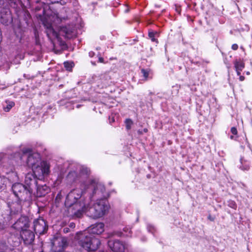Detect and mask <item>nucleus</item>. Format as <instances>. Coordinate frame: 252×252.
Wrapping results in <instances>:
<instances>
[{
    "mask_svg": "<svg viewBox=\"0 0 252 252\" xmlns=\"http://www.w3.org/2000/svg\"><path fill=\"white\" fill-rule=\"evenodd\" d=\"M34 230L36 234L41 235L47 230V226L45 220L41 218L35 220L33 222Z\"/></svg>",
    "mask_w": 252,
    "mask_h": 252,
    "instance_id": "10",
    "label": "nucleus"
},
{
    "mask_svg": "<svg viewBox=\"0 0 252 252\" xmlns=\"http://www.w3.org/2000/svg\"><path fill=\"white\" fill-rule=\"evenodd\" d=\"M124 231L125 232V233H122V232H119L118 233H116V235H117L118 236H130V233H131V230L127 228V227H125L123 229Z\"/></svg>",
    "mask_w": 252,
    "mask_h": 252,
    "instance_id": "20",
    "label": "nucleus"
},
{
    "mask_svg": "<svg viewBox=\"0 0 252 252\" xmlns=\"http://www.w3.org/2000/svg\"><path fill=\"white\" fill-rule=\"evenodd\" d=\"M230 137V138H231V139H233V138H234V136H233V135H231Z\"/></svg>",
    "mask_w": 252,
    "mask_h": 252,
    "instance_id": "44",
    "label": "nucleus"
},
{
    "mask_svg": "<svg viewBox=\"0 0 252 252\" xmlns=\"http://www.w3.org/2000/svg\"><path fill=\"white\" fill-rule=\"evenodd\" d=\"M144 131L145 132H147L148 131V129H147V128H144Z\"/></svg>",
    "mask_w": 252,
    "mask_h": 252,
    "instance_id": "41",
    "label": "nucleus"
},
{
    "mask_svg": "<svg viewBox=\"0 0 252 252\" xmlns=\"http://www.w3.org/2000/svg\"><path fill=\"white\" fill-rule=\"evenodd\" d=\"M49 191V189L46 185L37 186V184L36 188H34V194L37 197H41L44 196Z\"/></svg>",
    "mask_w": 252,
    "mask_h": 252,
    "instance_id": "15",
    "label": "nucleus"
},
{
    "mask_svg": "<svg viewBox=\"0 0 252 252\" xmlns=\"http://www.w3.org/2000/svg\"><path fill=\"white\" fill-rule=\"evenodd\" d=\"M109 206L105 200H96V202L91 206H86L83 211L91 218L96 219L102 217L108 211Z\"/></svg>",
    "mask_w": 252,
    "mask_h": 252,
    "instance_id": "4",
    "label": "nucleus"
},
{
    "mask_svg": "<svg viewBox=\"0 0 252 252\" xmlns=\"http://www.w3.org/2000/svg\"><path fill=\"white\" fill-rule=\"evenodd\" d=\"M157 33L156 32H149L148 35L149 37L151 39V40L153 42H158L157 39L155 38V34Z\"/></svg>",
    "mask_w": 252,
    "mask_h": 252,
    "instance_id": "22",
    "label": "nucleus"
},
{
    "mask_svg": "<svg viewBox=\"0 0 252 252\" xmlns=\"http://www.w3.org/2000/svg\"><path fill=\"white\" fill-rule=\"evenodd\" d=\"M125 123L126 126H130L133 125V123L132 121L130 119H126L125 120Z\"/></svg>",
    "mask_w": 252,
    "mask_h": 252,
    "instance_id": "26",
    "label": "nucleus"
},
{
    "mask_svg": "<svg viewBox=\"0 0 252 252\" xmlns=\"http://www.w3.org/2000/svg\"><path fill=\"white\" fill-rule=\"evenodd\" d=\"M236 70V72H237V75H238V76H241V75H241V71L242 70Z\"/></svg>",
    "mask_w": 252,
    "mask_h": 252,
    "instance_id": "35",
    "label": "nucleus"
},
{
    "mask_svg": "<svg viewBox=\"0 0 252 252\" xmlns=\"http://www.w3.org/2000/svg\"><path fill=\"white\" fill-rule=\"evenodd\" d=\"M86 192L88 193L91 199L103 200L102 198L105 197V188L101 183L92 180L89 184H86Z\"/></svg>",
    "mask_w": 252,
    "mask_h": 252,
    "instance_id": "5",
    "label": "nucleus"
},
{
    "mask_svg": "<svg viewBox=\"0 0 252 252\" xmlns=\"http://www.w3.org/2000/svg\"><path fill=\"white\" fill-rule=\"evenodd\" d=\"M141 71L143 77L147 80L149 76V71L145 69H142Z\"/></svg>",
    "mask_w": 252,
    "mask_h": 252,
    "instance_id": "24",
    "label": "nucleus"
},
{
    "mask_svg": "<svg viewBox=\"0 0 252 252\" xmlns=\"http://www.w3.org/2000/svg\"><path fill=\"white\" fill-rule=\"evenodd\" d=\"M245 79V77L244 76H240L239 77V80L241 81H244Z\"/></svg>",
    "mask_w": 252,
    "mask_h": 252,
    "instance_id": "32",
    "label": "nucleus"
},
{
    "mask_svg": "<svg viewBox=\"0 0 252 252\" xmlns=\"http://www.w3.org/2000/svg\"><path fill=\"white\" fill-rule=\"evenodd\" d=\"M100 79L101 80H104L103 81V84L105 85L107 84V81L109 80L110 79L108 75H102L100 77Z\"/></svg>",
    "mask_w": 252,
    "mask_h": 252,
    "instance_id": "23",
    "label": "nucleus"
},
{
    "mask_svg": "<svg viewBox=\"0 0 252 252\" xmlns=\"http://www.w3.org/2000/svg\"><path fill=\"white\" fill-rule=\"evenodd\" d=\"M14 168L13 166L9 165L8 168H7L5 165H4L2 168V171L7 176L6 178L11 181H15L18 179L17 173L14 171Z\"/></svg>",
    "mask_w": 252,
    "mask_h": 252,
    "instance_id": "14",
    "label": "nucleus"
},
{
    "mask_svg": "<svg viewBox=\"0 0 252 252\" xmlns=\"http://www.w3.org/2000/svg\"><path fill=\"white\" fill-rule=\"evenodd\" d=\"M231 132L234 135H237V130L235 127H232L231 129Z\"/></svg>",
    "mask_w": 252,
    "mask_h": 252,
    "instance_id": "27",
    "label": "nucleus"
},
{
    "mask_svg": "<svg viewBox=\"0 0 252 252\" xmlns=\"http://www.w3.org/2000/svg\"><path fill=\"white\" fill-rule=\"evenodd\" d=\"M94 55V53L93 52H89V56L91 57H93Z\"/></svg>",
    "mask_w": 252,
    "mask_h": 252,
    "instance_id": "33",
    "label": "nucleus"
},
{
    "mask_svg": "<svg viewBox=\"0 0 252 252\" xmlns=\"http://www.w3.org/2000/svg\"><path fill=\"white\" fill-rule=\"evenodd\" d=\"M3 229V225L0 222V230Z\"/></svg>",
    "mask_w": 252,
    "mask_h": 252,
    "instance_id": "37",
    "label": "nucleus"
},
{
    "mask_svg": "<svg viewBox=\"0 0 252 252\" xmlns=\"http://www.w3.org/2000/svg\"><path fill=\"white\" fill-rule=\"evenodd\" d=\"M74 225H75V224H74V223H71V224H70V226H71V227H73V226H74Z\"/></svg>",
    "mask_w": 252,
    "mask_h": 252,
    "instance_id": "42",
    "label": "nucleus"
},
{
    "mask_svg": "<svg viewBox=\"0 0 252 252\" xmlns=\"http://www.w3.org/2000/svg\"><path fill=\"white\" fill-rule=\"evenodd\" d=\"M208 219L211 221H214V219L213 218H212L211 215H209L208 217Z\"/></svg>",
    "mask_w": 252,
    "mask_h": 252,
    "instance_id": "34",
    "label": "nucleus"
},
{
    "mask_svg": "<svg viewBox=\"0 0 252 252\" xmlns=\"http://www.w3.org/2000/svg\"><path fill=\"white\" fill-rule=\"evenodd\" d=\"M104 231V224L102 222L91 225L88 230L79 236V244L89 252L95 251L100 245V240L92 234L99 235Z\"/></svg>",
    "mask_w": 252,
    "mask_h": 252,
    "instance_id": "2",
    "label": "nucleus"
},
{
    "mask_svg": "<svg viewBox=\"0 0 252 252\" xmlns=\"http://www.w3.org/2000/svg\"><path fill=\"white\" fill-rule=\"evenodd\" d=\"M20 234V238L25 245L31 244L34 240V233L29 228Z\"/></svg>",
    "mask_w": 252,
    "mask_h": 252,
    "instance_id": "11",
    "label": "nucleus"
},
{
    "mask_svg": "<svg viewBox=\"0 0 252 252\" xmlns=\"http://www.w3.org/2000/svg\"><path fill=\"white\" fill-rule=\"evenodd\" d=\"M15 103L13 101H5V105H3V110L5 112H9L10 110L14 106Z\"/></svg>",
    "mask_w": 252,
    "mask_h": 252,
    "instance_id": "19",
    "label": "nucleus"
},
{
    "mask_svg": "<svg viewBox=\"0 0 252 252\" xmlns=\"http://www.w3.org/2000/svg\"><path fill=\"white\" fill-rule=\"evenodd\" d=\"M86 184H82L81 188L75 189L67 194L65 205L71 215L80 218L85 209V203L83 201L82 196L86 193Z\"/></svg>",
    "mask_w": 252,
    "mask_h": 252,
    "instance_id": "1",
    "label": "nucleus"
},
{
    "mask_svg": "<svg viewBox=\"0 0 252 252\" xmlns=\"http://www.w3.org/2000/svg\"><path fill=\"white\" fill-rule=\"evenodd\" d=\"M241 165L240 166V168L242 170H248L250 169V161L244 158L240 159Z\"/></svg>",
    "mask_w": 252,
    "mask_h": 252,
    "instance_id": "17",
    "label": "nucleus"
},
{
    "mask_svg": "<svg viewBox=\"0 0 252 252\" xmlns=\"http://www.w3.org/2000/svg\"><path fill=\"white\" fill-rule=\"evenodd\" d=\"M176 10L179 14H180L181 10L180 7H177L176 8Z\"/></svg>",
    "mask_w": 252,
    "mask_h": 252,
    "instance_id": "31",
    "label": "nucleus"
},
{
    "mask_svg": "<svg viewBox=\"0 0 252 252\" xmlns=\"http://www.w3.org/2000/svg\"><path fill=\"white\" fill-rule=\"evenodd\" d=\"M36 178L39 179L34 174L30 173L27 174L25 177V186L32 194H35L34 188H36L37 184Z\"/></svg>",
    "mask_w": 252,
    "mask_h": 252,
    "instance_id": "9",
    "label": "nucleus"
},
{
    "mask_svg": "<svg viewBox=\"0 0 252 252\" xmlns=\"http://www.w3.org/2000/svg\"><path fill=\"white\" fill-rule=\"evenodd\" d=\"M1 179V177H0V179Z\"/></svg>",
    "mask_w": 252,
    "mask_h": 252,
    "instance_id": "46",
    "label": "nucleus"
},
{
    "mask_svg": "<svg viewBox=\"0 0 252 252\" xmlns=\"http://www.w3.org/2000/svg\"><path fill=\"white\" fill-rule=\"evenodd\" d=\"M73 63L66 62L64 63V67L66 69V70L68 71H70L72 66H73Z\"/></svg>",
    "mask_w": 252,
    "mask_h": 252,
    "instance_id": "21",
    "label": "nucleus"
},
{
    "mask_svg": "<svg viewBox=\"0 0 252 252\" xmlns=\"http://www.w3.org/2000/svg\"><path fill=\"white\" fill-rule=\"evenodd\" d=\"M99 61L100 62L102 63L103 61V59L102 58L100 57V58H99Z\"/></svg>",
    "mask_w": 252,
    "mask_h": 252,
    "instance_id": "39",
    "label": "nucleus"
},
{
    "mask_svg": "<svg viewBox=\"0 0 252 252\" xmlns=\"http://www.w3.org/2000/svg\"><path fill=\"white\" fill-rule=\"evenodd\" d=\"M66 246L65 238H55L52 242V250L54 252H61Z\"/></svg>",
    "mask_w": 252,
    "mask_h": 252,
    "instance_id": "8",
    "label": "nucleus"
},
{
    "mask_svg": "<svg viewBox=\"0 0 252 252\" xmlns=\"http://www.w3.org/2000/svg\"><path fill=\"white\" fill-rule=\"evenodd\" d=\"M30 152V149L23 150V156L20 158H26L28 166L32 168L33 174L38 177L39 179H41L43 176L49 174V165L47 162L41 160L40 155L38 153H33L28 155V153Z\"/></svg>",
    "mask_w": 252,
    "mask_h": 252,
    "instance_id": "3",
    "label": "nucleus"
},
{
    "mask_svg": "<svg viewBox=\"0 0 252 252\" xmlns=\"http://www.w3.org/2000/svg\"><path fill=\"white\" fill-rule=\"evenodd\" d=\"M109 119H110V124H111V121L114 122V118H110Z\"/></svg>",
    "mask_w": 252,
    "mask_h": 252,
    "instance_id": "38",
    "label": "nucleus"
},
{
    "mask_svg": "<svg viewBox=\"0 0 252 252\" xmlns=\"http://www.w3.org/2000/svg\"><path fill=\"white\" fill-rule=\"evenodd\" d=\"M66 34H67V36L68 37H69V33H68L67 32H66Z\"/></svg>",
    "mask_w": 252,
    "mask_h": 252,
    "instance_id": "43",
    "label": "nucleus"
},
{
    "mask_svg": "<svg viewBox=\"0 0 252 252\" xmlns=\"http://www.w3.org/2000/svg\"><path fill=\"white\" fill-rule=\"evenodd\" d=\"M128 128V129H129L130 127V126H128V127H127Z\"/></svg>",
    "mask_w": 252,
    "mask_h": 252,
    "instance_id": "45",
    "label": "nucleus"
},
{
    "mask_svg": "<svg viewBox=\"0 0 252 252\" xmlns=\"http://www.w3.org/2000/svg\"><path fill=\"white\" fill-rule=\"evenodd\" d=\"M20 243V242H17V243L15 242V243L13 244L15 246H16L17 245H18L19 243Z\"/></svg>",
    "mask_w": 252,
    "mask_h": 252,
    "instance_id": "40",
    "label": "nucleus"
},
{
    "mask_svg": "<svg viewBox=\"0 0 252 252\" xmlns=\"http://www.w3.org/2000/svg\"><path fill=\"white\" fill-rule=\"evenodd\" d=\"M9 252H21L18 249H13V250H11Z\"/></svg>",
    "mask_w": 252,
    "mask_h": 252,
    "instance_id": "30",
    "label": "nucleus"
},
{
    "mask_svg": "<svg viewBox=\"0 0 252 252\" xmlns=\"http://www.w3.org/2000/svg\"><path fill=\"white\" fill-rule=\"evenodd\" d=\"M69 231V228H64L63 229V232L64 233H67Z\"/></svg>",
    "mask_w": 252,
    "mask_h": 252,
    "instance_id": "36",
    "label": "nucleus"
},
{
    "mask_svg": "<svg viewBox=\"0 0 252 252\" xmlns=\"http://www.w3.org/2000/svg\"><path fill=\"white\" fill-rule=\"evenodd\" d=\"M76 173L75 171L70 172L68 175V178H71V177L74 176V175H76Z\"/></svg>",
    "mask_w": 252,
    "mask_h": 252,
    "instance_id": "28",
    "label": "nucleus"
},
{
    "mask_svg": "<svg viewBox=\"0 0 252 252\" xmlns=\"http://www.w3.org/2000/svg\"><path fill=\"white\" fill-rule=\"evenodd\" d=\"M11 212L14 214L21 211L22 206L18 202L13 203L10 206Z\"/></svg>",
    "mask_w": 252,
    "mask_h": 252,
    "instance_id": "16",
    "label": "nucleus"
},
{
    "mask_svg": "<svg viewBox=\"0 0 252 252\" xmlns=\"http://www.w3.org/2000/svg\"><path fill=\"white\" fill-rule=\"evenodd\" d=\"M44 25L46 29V32L48 38L53 41L54 39L59 38V34L58 32L53 29L52 25L50 23L44 22Z\"/></svg>",
    "mask_w": 252,
    "mask_h": 252,
    "instance_id": "13",
    "label": "nucleus"
},
{
    "mask_svg": "<svg viewBox=\"0 0 252 252\" xmlns=\"http://www.w3.org/2000/svg\"><path fill=\"white\" fill-rule=\"evenodd\" d=\"M234 65L235 70H242L245 67V63L240 60L234 61Z\"/></svg>",
    "mask_w": 252,
    "mask_h": 252,
    "instance_id": "18",
    "label": "nucleus"
},
{
    "mask_svg": "<svg viewBox=\"0 0 252 252\" xmlns=\"http://www.w3.org/2000/svg\"><path fill=\"white\" fill-rule=\"evenodd\" d=\"M108 245L114 252H124L126 248L125 245L119 240H109Z\"/></svg>",
    "mask_w": 252,
    "mask_h": 252,
    "instance_id": "12",
    "label": "nucleus"
},
{
    "mask_svg": "<svg viewBox=\"0 0 252 252\" xmlns=\"http://www.w3.org/2000/svg\"><path fill=\"white\" fill-rule=\"evenodd\" d=\"M12 189L15 195L21 200H28L32 197V193L22 184L15 183L12 187Z\"/></svg>",
    "mask_w": 252,
    "mask_h": 252,
    "instance_id": "6",
    "label": "nucleus"
},
{
    "mask_svg": "<svg viewBox=\"0 0 252 252\" xmlns=\"http://www.w3.org/2000/svg\"><path fill=\"white\" fill-rule=\"evenodd\" d=\"M231 48L233 50H237L238 48V45L237 44H233L231 46Z\"/></svg>",
    "mask_w": 252,
    "mask_h": 252,
    "instance_id": "29",
    "label": "nucleus"
},
{
    "mask_svg": "<svg viewBox=\"0 0 252 252\" xmlns=\"http://www.w3.org/2000/svg\"><path fill=\"white\" fill-rule=\"evenodd\" d=\"M228 205L230 207L233 208V209L236 208L237 205L234 201H232V200H229V201H228Z\"/></svg>",
    "mask_w": 252,
    "mask_h": 252,
    "instance_id": "25",
    "label": "nucleus"
},
{
    "mask_svg": "<svg viewBox=\"0 0 252 252\" xmlns=\"http://www.w3.org/2000/svg\"><path fill=\"white\" fill-rule=\"evenodd\" d=\"M30 227V221L29 218L26 216H21L12 225V228L20 232H23Z\"/></svg>",
    "mask_w": 252,
    "mask_h": 252,
    "instance_id": "7",
    "label": "nucleus"
}]
</instances>
